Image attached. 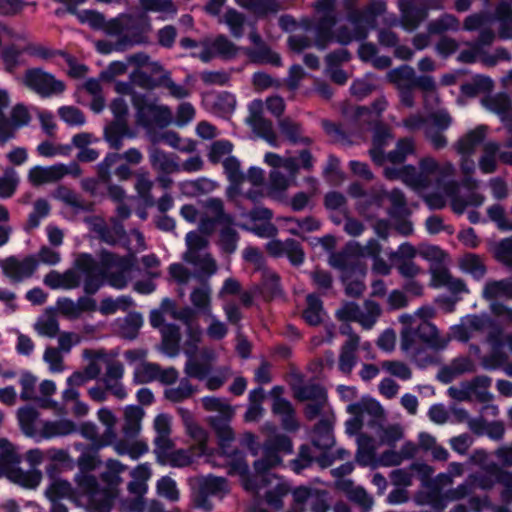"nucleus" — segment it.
<instances>
[{
	"instance_id": "obj_1",
	"label": "nucleus",
	"mask_w": 512,
	"mask_h": 512,
	"mask_svg": "<svg viewBox=\"0 0 512 512\" xmlns=\"http://www.w3.org/2000/svg\"><path fill=\"white\" fill-rule=\"evenodd\" d=\"M100 268L89 254H80L75 260V268L63 273L50 271L44 277V284L51 289H73L80 285L83 276L84 291L94 294L103 284V280L116 289H123L130 280V271L134 257H119L108 251L99 254Z\"/></svg>"
},
{
	"instance_id": "obj_2",
	"label": "nucleus",
	"mask_w": 512,
	"mask_h": 512,
	"mask_svg": "<svg viewBox=\"0 0 512 512\" xmlns=\"http://www.w3.org/2000/svg\"><path fill=\"white\" fill-rule=\"evenodd\" d=\"M126 466L120 461L109 459L105 464V471L102 473V480L110 487L108 491L98 489V484L94 476L80 473L76 476L78 489L89 497V507L97 512H109L112 501L116 497L115 488L122 483L121 473L126 470Z\"/></svg>"
},
{
	"instance_id": "obj_3",
	"label": "nucleus",
	"mask_w": 512,
	"mask_h": 512,
	"mask_svg": "<svg viewBox=\"0 0 512 512\" xmlns=\"http://www.w3.org/2000/svg\"><path fill=\"white\" fill-rule=\"evenodd\" d=\"M400 321L403 324L400 332V347L403 351L416 350L420 342L427 344L435 351L447 348L451 337L443 335L430 321H416V316L402 315Z\"/></svg>"
},
{
	"instance_id": "obj_4",
	"label": "nucleus",
	"mask_w": 512,
	"mask_h": 512,
	"mask_svg": "<svg viewBox=\"0 0 512 512\" xmlns=\"http://www.w3.org/2000/svg\"><path fill=\"white\" fill-rule=\"evenodd\" d=\"M264 162L273 168L269 173L268 195L276 200L284 199L286 191L296 185V176L299 170L296 159L268 152L264 156Z\"/></svg>"
},
{
	"instance_id": "obj_5",
	"label": "nucleus",
	"mask_w": 512,
	"mask_h": 512,
	"mask_svg": "<svg viewBox=\"0 0 512 512\" xmlns=\"http://www.w3.org/2000/svg\"><path fill=\"white\" fill-rule=\"evenodd\" d=\"M455 174V166L451 162L439 163L433 157H424L419 161L418 169L406 166L405 184L417 191H423Z\"/></svg>"
},
{
	"instance_id": "obj_6",
	"label": "nucleus",
	"mask_w": 512,
	"mask_h": 512,
	"mask_svg": "<svg viewBox=\"0 0 512 512\" xmlns=\"http://www.w3.org/2000/svg\"><path fill=\"white\" fill-rule=\"evenodd\" d=\"M97 418L105 426V431L101 438L102 446H111L118 455H128L133 460L148 452V445L145 441H130L117 438V416L110 408H100L97 411Z\"/></svg>"
},
{
	"instance_id": "obj_7",
	"label": "nucleus",
	"mask_w": 512,
	"mask_h": 512,
	"mask_svg": "<svg viewBox=\"0 0 512 512\" xmlns=\"http://www.w3.org/2000/svg\"><path fill=\"white\" fill-rule=\"evenodd\" d=\"M188 483L193 505L208 512L213 509L211 496L222 499L230 491L225 478L212 475L191 477Z\"/></svg>"
},
{
	"instance_id": "obj_8",
	"label": "nucleus",
	"mask_w": 512,
	"mask_h": 512,
	"mask_svg": "<svg viewBox=\"0 0 512 512\" xmlns=\"http://www.w3.org/2000/svg\"><path fill=\"white\" fill-rule=\"evenodd\" d=\"M392 140L390 131L385 127H376L373 135V144L369 153L372 160L382 165L386 160L392 164H400L405 161L406 157L414 153V142L410 138H404L398 141L396 148L384 155V148Z\"/></svg>"
},
{
	"instance_id": "obj_9",
	"label": "nucleus",
	"mask_w": 512,
	"mask_h": 512,
	"mask_svg": "<svg viewBox=\"0 0 512 512\" xmlns=\"http://www.w3.org/2000/svg\"><path fill=\"white\" fill-rule=\"evenodd\" d=\"M21 457L15 446L7 439H0V475H6L26 487H35L41 479L40 473L26 474L18 465Z\"/></svg>"
},
{
	"instance_id": "obj_10",
	"label": "nucleus",
	"mask_w": 512,
	"mask_h": 512,
	"mask_svg": "<svg viewBox=\"0 0 512 512\" xmlns=\"http://www.w3.org/2000/svg\"><path fill=\"white\" fill-rule=\"evenodd\" d=\"M264 431L274 434L275 428L270 424L263 426ZM292 443L285 435H271L264 444L263 457L254 462L255 470L258 474H264L268 470L280 464L279 453H291Z\"/></svg>"
},
{
	"instance_id": "obj_11",
	"label": "nucleus",
	"mask_w": 512,
	"mask_h": 512,
	"mask_svg": "<svg viewBox=\"0 0 512 512\" xmlns=\"http://www.w3.org/2000/svg\"><path fill=\"white\" fill-rule=\"evenodd\" d=\"M17 80L21 85L41 97L58 95L65 90V84L62 81L40 68L27 69Z\"/></svg>"
},
{
	"instance_id": "obj_12",
	"label": "nucleus",
	"mask_w": 512,
	"mask_h": 512,
	"mask_svg": "<svg viewBox=\"0 0 512 512\" xmlns=\"http://www.w3.org/2000/svg\"><path fill=\"white\" fill-rule=\"evenodd\" d=\"M381 314L379 305L373 301H365L362 306L355 303H345L337 311L336 316L341 321H355L364 329H371Z\"/></svg>"
},
{
	"instance_id": "obj_13",
	"label": "nucleus",
	"mask_w": 512,
	"mask_h": 512,
	"mask_svg": "<svg viewBox=\"0 0 512 512\" xmlns=\"http://www.w3.org/2000/svg\"><path fill=\"white\" fill-rule=\"evenodd\" d=\"M81 169L76 163L65 165L57 163L51 166H34L28 171V181L33 186H42L58 182L66 175L78 177Z\"/></svg>"
},
{
	"instance_id": "obj_14",
	"label": "nucleus",
	"mask_w": 512,
	"mask_h": 512,
	"mask_svg": "<svg viewBox=\"0 0 512 512\" xmlns=\"http://www.w3.org/2000/svg\"><path fill=\"white\" fill-rule=\"evenodd\" d=\"M243 222L239 227L254 233L262 238L275 237L278 233L277 227L271 223L273 213L268 208L256 207L249 212L241 214Z\"/></svg>"
},
{
	"instance_id": "obj_15",
	"label": "nucleus",
	"mask_w": 512,
	"mask_h": 512,
	"mask_svg": "<svg viewBox=\"0 0 512 512\" xmlns=\"http://www.w3.org/2000/svg\"><path fill=\"white\" fill-rule=\"evenodd\" d=\"M133 105L137 110L138 121L143 125L155 123L167 126L172 122V111L168 106L159 105L144 96L134 95Z\"/></svg>"
},
{
	"instance_id": "obj_16",
	"label": "nucleus",
	"mask_w": 512,
	"mask_h": 512,
	"mask_svg": "<svg viewBox=\"0 0 512 512\" xmlns=\"http://www.w3.org/2000/svg\"><path fill=\"white\" fill-rule=\"evenodd\" d=\"M264 110L265 105L262 100H253L248 106L249 115L246 122L253 132L263 138L269 145L278 147L280 144L278 135L273 128V123L264 117Z\"/></svg>"
},
{
	"instance_id": "obj_17",
	"label": "nucleus",
	"mask_w": 512,
	"mask_h": 512,
	"mask_svg": "<svg viewBox=\"0 0 512 512\" xmlns=\"http://www.w3.org/2000/svg\"><path fill=\"white\" fill-rule=\"evenodd\" d=\"M37 267L38 261L32 255L26 256L23 259L10 256L0 261V268L4 275L13 282H21L31 277Z\"/></svg>"
},
{
	"instance_id": "obj_18",
	"label": "nucleus",
	"mask_w": 512,
	"mask_h": 512,
	"mask_svg": "<svg viewBox=\"0 0 512 512\" xmlns=\"http://www.w3.org/2000/svg\"><path fill=\"white\" fill-rule=\"evenodd\" d=\"M205 211L200 217L199 230L204 234H211L214 231L215 224H233L230 215L224 212L223 202L217 198L207 199L204 203Z\"/></svg>"
},
{
	"instance_id": "obj_19",
	"label": "nucleus",
	"mask_w": 512,
	"mask_h": 512,
	"mask_svg": "<svg viewBox=\"0 0 512 512\" xmlns=\"http://www.w3.org/2000/svg\"><path fill=\"white\" fill-rule=\"evenodd\" d=\"M493 485L494 482L490 477H477L472 474L456 487L446 490L441 496V501L444 503L460 501L469 497L474 492L476 486L483 490H488L491 489Z\"/></svg>"
},
{
	"instance_id": "obj_20",
	"label": "nucleus",
	"mask_w": 512,
	"mask_h": 512,
	"mask_svg": "<svg viewBox=\"0 0 512 512\" xmlns=\"http://www.w3.org/2000/svg\"><path fill=\"white\" fill-rule=\"evenodd\" d=\"M351 328L348 325L342 327L341 332L347 334L348 338L341 348L339 356V369L346 374H349L356 364V351L359 346V337L350 332Z\"/></svg>"
},
{
	"instance_id": "obj_21",
	"label": "nucleus",
	"mask_w": 512,
	"mask_h": 512,
	"mask_svg": "<svg viewBox=\"0 0 512 512\" xmlns=\"http://www.w3.org/2000/svg\"><path fill=\"white\" fill-rule=\"evenodd\" d=\"M482 104L486 109L497 114L505 122L508 130L512 132V101L508 95L498 93L486 97L482 100Z\"/></svg>"
},
{
	"instance_id": "obj_22",
	"label": "nucleus",
	"mask_w": 512,
	"mask_h": 512,
	"mask_svg": "<svg viewBox=\"0 0 512 512\" xmlns=\"http://www.w3.org/2000/svg\"><path fill=\"white\" fill-rule=\"evenodd\" d=\"M144 410L135 405L126 406L123 412L124 422L122 425V432L124 434L123 439L130 441H143L142 439H136L142 428V419L144 417Z\"/></svg>"
},
{
	"instance_id": "obj_23",
	"label": "nucleus",
	"mask_w": 512,
	"mask_h": 512,
	"mask_svg": "<svg viewBox=\"0 0 512 512\" xmlns=\"http://www.w3.org/2000/svg\"><path fill=\"white\" fill-rule=\"evenodd\" d=\"M278 221L283 223L284 228L289 234L303 239L306 233L315 232L321 227V222L313 216L304 218L280 217Z\"/></svg>"
},
{
	"instance_id": "obj_24",
	"label": "nucleus",
	"mask_w": 512,
	"mask_h": 512,
	"mask_svg": "<svg viewBox=\"0 0 512 512\" xmlns=\"http://www.w3.org/2000/svg\"><path fill=\"white\" fill-rule=\"evenodd\" d=\"M127 489L131 497L121 501V508L128 512H144L146 508L145 494L148 491V485L132 479Z\"/></svg>"
},
{
	"instance_id": "obj_25",
	"label": "nucleus",
	"mask_w": 512,
	"mask_h": 512,
	"mask_svg": "<svg viewBox=\"0 0 512 512\" xmlns=\"http://www.w3.org/2000/svg\"><path fill=\"white\" fill-rule=\"evenodd\" d=\"M76 431V424L69 419H58L54 421H43L39 427L38 437L41 439H51L55 437H64L73 434Z\"/></svg>"
},
{
	"instance_id": "obj_26",
	"label": "nucleus",
	"mask_w": 512,
	"mask_h": 512,
	"mask_svg": "<svg viewBox=\"0 0 512 512\" xmlns=\"http://www.w3.org/2000/svg\"><path fill=\"white\" fill-rule=\"evenodd\" d=\"M149 162L157 173L172 174L180 171V165L174 157L157 147L149 149Z\"/></svg>"
},
{
	"instance_id": "obj_27",
	"label": "nucleus",
	"mask_w": 512,
	"mask_h": 512,
	"mask_svg": "<svg viewBox=\"0 0 512 512\" xmlns=\"http://www.w3.org/2000/svg\"><path fill=\"white\" fill-rule=\"evenodd\" d=\"M357 445L356 461L362 466L375 467L377 462L376 451L379 446L376 440L366 434H359Z\"/></svg>"
},
{
	"instance_id": "obj_28",
	"label": "nucleus",
	"mask_w": 512,
	"mask_h": 512,
	"mask_svg": "<svg viewBox=\"0 0 512 512\" xmlns=\"http://www.w3.org/2000/svg\"><path fill=\"white\" fill-rule=\"evenodd\" d=\"M81 3L82 2H65V9L56 10V14L60 16L64 12H68L75 15L81 23H87L94 28L101 27L104 23V17L94 10L82 9L80 7Z\"/></svg>"
},
{
	"instance_id": "obj_29",
	"label": "nucleus",
	"mask_w": 512,
	"mask_h": 512,
	"mask_svg": "<svg viewBox=\"0 0 512 512\" xmlns=\"http://www.w3.org/2000/svg\"><path fill=\"white\" fill-rule=\"evenodd\" d=\"M475 371L474 362L468 357H457L449 365L443 367L439 372V379L444 383H449L455 378Z\"/></svg>"
},
{
	"instance_id": "obj_30",
	"label": "nucleus",
	"mask_w": 512,
	"mask_h": 512,
	"mask_svg": "<svg viewBox=\"0 0 512 512\" xmlns=\"http://www.w3.org/2000/svg\"><path fill=\"white\" fill-rule=\"evenodd\" d=\"M180 413L182 415L187 434L196 442L192 449L196 450L198 455L205 454L207 452L206 431L194 421L192 415L188 411L180 409Z\"/></svg>"
},
{
	"instance_id": "obj_31",
	"label": "nucleus",
	"mask_w": 512,
	"mask_h": 512,
	"mask_svg": "<svg viewBox=\"0 0 512 512\" xmlns=\"http://www.w3.org/2000/svg\"><path fill=\"white\" fill-rule=\"evenodd\" d=\"M39 412L31 406L21 407L17 411V419L22 432L27 437H38L39 435Z\"/></svg>"
},
{
	"instance_id": "obj_32",
	"label": "nucleus",
	"mask_w": 512,
	"mask_h": 512,
	"mask_svg": "<svg viewBox=\"0 0 512 512\" xmlns=\"http://www.w3.org/2000/svg\"><path fill=\"white\" fill-rule=\"evenodd\" d=\"M190 301L197 311L206 317H212V289L208 283L194 288L190 294Z\"/></svg>"
},
{
	"instance_id": "obj_33",
	"label": "nucleus",
	"mask_w": 512,
	"mask_h": 512,
	"mask_svg": "<svg viewBox=\"0 0 512 512\" xmlns=\"http://www.w3.org/2000/svg\"><path fill=\"white\" fill-rule=\"evenodd\" d=\"M293 500L295 503V509H297V512L303 511V505L311 499H314L316 501V506L314 507L315 512H326L328 509V506L324 502V500L320 497L319 491L315 489H310L308 487H298L296 488L293 493Z\"/></svg>"
},
{
	"instance_id": "obj_34",
	"label": "nucleus",
	"mask_w": 512,
	"mask_h": 512,
	"mask_svg": "<svg viewBox=\"0 0 512 512\" xmlns=\"http://www.w3.org/2000/svg\"><path fill=\"white\" fill-rule=\"evenodd\" d=\"M336 487L347 494L354 502L358 503L365 509H369L373 505V499L368 493L359 486H355L349 479H340L335 482Z\"/></svg>"
},
{
	"instance_id": "obj_35",
	"label": "nucleus",
	"mask_w": 512,
	"mask_h": 512,
	"mask_svg": "<svg viewBox=\"0 0 512 512\" xmlns=\"http://www.w3.org/2000/svg\"><path fill=\"white\" fill-rule=\"evenodd\" d=\"M115 325L117 333L122 338L133 340L138 336L143 325V317L139 313H130L124 318L118 319Z\"/></svg>"
},
{
	"instance_id": "obj_36",
	"label": "nucleus",
	"mask_w": 512,
	"mask_h": 512,
	"mask_svg": "<svg viewBox=\"0 0 512 512\" xmlns=\"http://www.w3.org/2000/svg\"><path fill=\"white\" fill-rule=\"evenodd\" d=\"M482 296L486 300H495L499 298L512 299V280H489L485 283Z\"/></svg>"
},
{
	"instance_id": "obj_37",
	"label": "nucleus",
	"mask_w": 512,
	"mask_h": 512,
	"mask_svg": "<svg viewBox=\"0 0 512 512\" xmlns=\"http://www.w3.org/2000/svg\"><path fill=\"white\" fill-rule=\"evenodd\" d=\"M209 244L206 237L202 236L197 231L189 232L186 235L187 251L183 255V259L190 264L198 263V255L204 250Z\"/></svg>"
},
{
	"instance_id": "obj_38",
	"label": "nucleus",
	"mask_w": 512,
	"mask_h": 512,
	"mask_svg": "<svg viewBox=\"0 0 512 512\" xmlns=\"http://www.w3.org/2000/svg\"><path fill=\"white\" fill-rule=\"evenodd\" d=\"M486 129L479 126L461 137L455 144L456 151L461 155H471L476 147L484 140Z\"/></svg>"
},
{
	"instance_id": "obj_39",
	"label": "nucleus",
	"mask_w": 512,
	"mask_h": 512,
	"mask_svg": "<svg viewBox=\"0 0 512 512\" xmlns=\"http://www.w3.org/2000/svg\"><path fill=\"white\" fill-rule=\"evenodd\" d=\"M419 447L424 452H430L431 456L436 461H447L449 458V452L442 445L438 444L436 438L427 433L421 432L418 435Z\"/></svg>"
},
{
	"instance_id": "obj_40",
	"label": "nucleus",
	"mask_w": 512,
	"mask_h": 512,
	"mask_svg": "<svg viewBox=\"0 0 512 512\" xmlns=\"http://www.w3.org/2000/svg\"><path fill=\"white\" fill-rule=\"evenodd\" d=\"M347 410L352 415H360L363 419L366 415L371 416L374 420H377L383 416V409L381 405L370 398H363L358 403L350 404Z\"/></svg>"
},
{
	"instance_id": "obj_41",
	"label": "nucleus",
	"mask_w": 512,
	"mask_h": 512,
	"mask_svg": "<svg viewBox=\"0 0 512 512\" xmlns=\"http://www.w3.org/2000/svg\"><path fill=\"white\" fill-rule=\"evenodd\" d=\"M388 79L398 90L413 89L416 78L412 67L404 65L388 72Z\"/></svg>"
},
{
	"instance_id": "obj_42",
	"label": "nucleus",
	"mask_w": 512,
	"mask_h": 512,
	"mask_svg": "<svg viewBox=\"0 0 512 512\" xmlns=\"http://www.w3.org/2000/svg\"><path fill=\"white\" fill-rule=\"evenodd\" d=\"M83 357L88 361L84 372L91 379H96L102 371V364L107 362V355L103 350L85 349Z\"/></svg>"
},
{
	"instance_id": "obj_43",
	"label": "nucleus",
	"mask_w": 512,
	"mask_h": 512,
	"mask_svg": "<svg viewBox=\"0 0 512 512\" xmlns=\"http://www.w3.org/2000/svg\"><path fill=\"white\" fill-rule=\"evenodd\" d=\"M89 223L98 236L106 243L115 244L124 237L123 227L117 222H114L111 229L105 227L103 221L98 218L90 220Z\"/></svg>"
},
{
	"instance_id": "obj_44",
	"label": "nucleus",
	"mask_w": 512,
	"mask_h": 512,
	"mask_svg": "<svg viewBox=\"0 0 512 512\" xmlns=\"http://www.w3.org/2000/svg\"><path fill=\"white\" fill-rule=\"evenodd\" d=\"M387 101L385 98H378L373 103V111L368 110L365 107H358L355 109V120L359 123L360 126H364L365 124L370 125L372 122L378 120L380 114L386 109Z\"/></svg>"
},
{
	"instance_id": "obj_45",
	"label": "nucleus",
	"mask_w": 512,
	"mask_h": 512,
	"mask_svg": "<svg viewBox=\"0 0 512 512\" xmlns=\"http://www.w3.org/2000/svg\"><path fill=\"white\" fill-rule=\"evenodd\" d=\"M464 465L460 462H451L448 465L447 472L439 473L432 481V487L436 490H442L451 486L455 478L461 477L464 474Z\"/></svg>"
},
{
	"instance_id": "obj_46",
	"label": "nucleus",
	"mask_w": 512,
	"mask_h": 512,
	"mask_svg": "<svg viewBox=\"0 0 512 512\" xmlns=\"http://www.w3.org/2000/svg\"><path fill=\"white\" fill-rule=\"evenodd\" d=\"M412 4L413 2H400L402 24L407 30L415 29L427 16L423 9L416 8Z\"/></svg>"
},
{
	"instance_id": "obj_47",
	"label": "nucleus",
	"mask_w": 512,
	"mask_h": 512,
	"mask_svg": "<svg viewBox=\"0 0 512 512\" xmlns=\"http://www.w3.org/2000/svg\"><path fill=\"white\" fill-rule=\"evenodd\" d=\"M125 136H131L125 120L115 119L105 128V138L114 149L121 148Z\"/></svg>"
},
{
	"instance_id": "obj_48",
	"label": "nucleus",
	"mask_w": 512,
	"mask_h": 512,
	"mask_svg": "<svg viewBox=\"0 0 512 512\" xmlns=\"http://www.w3.org/2000/svg\"><path fill=\"white\" fill-rule=\"evenodd\" d=\"M272 411L281 417L283 427L286 430H295L298 425L294 418V409L289 401L285 399L273 400Z\"/></svg>"
},
{
	"instance_id": "obj_49",
	"label": "nucleus",
	"mask_w": 512,
	"mask_h": 512,
	"mask_svg": "<svg viewBox=\"0 0 512 512\" xmlns=\"http://www.w3.org/2000/svg\"><path fill=\"white\" fill-rule=\"evenodd\" d=\"M209 41L216 57L233 59L240 51V48L224 35H218L214 39H209Z\"/></svg>"
},
{
	"instance_id": "obj_50",
	"label": "nucleus",
	"mask_w": 512,
	"mask_h": 512,
	"mask_svg": "<svg viewBox=\"0 0 512 512\" xmlns=\"http://www.w3.org/2000/svg\"><path fill=\"white\" fill-rule=\"evenodd\" d=\"M229 465L231 474H238L242 477V485L246 490L259 492L260 487L248 476V464L241 456L236 455L235 458L229 461Z\"/></svg>"
},
{
	"instance_id": "obj_51",
	"label": "nucleus",
	"mask_w": 512,
	"mask_h": 512,
	"mask_svg": "<svg viewBox=\"0 0 512 512\" xmlns=\"http://www.w3.org/2000/svg\"><path fill=\"white\" fill-rule=\"evenodd\" d=\"M499 151V145L495 142H487L483 146V154L479 159V168L484 174H491L496 171V155Z\"/></svg>"
},
{
	"instance_id": "obj_52",
	"label": "nucleus",
	"mask_w": 512,
	"mask_h": 512,
	"mask_svg": "<svg viewBox=\"0 0 512 512\" xmlns=\"http://www.w3.org/2000/svg\"><path fill=\"white\" fill-rule=\"evenodd\" d=\"M244 52L254 63L271 64L276 67L282 66L280 55L272 51L267 45L262 49H245Z\"/></svg>"
},
{
	"instance_id": "obj_53",
	"label": "nucleus",
	"mask_w": 512,
	"mask_h": 512,
	"mask_svg": "<svg viewBox=\"0 0 512 512\" xmlns=\"http://www.w3.org/2000/svg\"><path fill=\"white\" fill-rule=\"evenodd\" d=\"M313 444L320 449H328L334 444L332 426L328 420L320 421L316 425L313 435Z\"/></svg>"
},
{
	"instance_id": "obj_54",
	"label": "nucleus",
	"mask_w": 512,
	"mask_h": 512,
	"mask_svg": "<svg viewBox=\"0 0 512 512\" xmlns=\"http://www.w3.org/2000/svg\"><path fill=\"white\" fill-rule=\"evenodd\" d=\"M467 382L471 397L474 396L481 402H488L492 399V395L488 391L492 382L490 377L481 375Z\"/></svg>"
},
{
	"instance_id": "obj_55",
	"label": "nucleus",
	"mask_w": 512,
	"mask_h": 512,
	"mask_svg": "<svg viewBox=\"0 0 512 512\" xmlns=\"http://www.w3.org/2000/svg\"><path fill=\"white\" fill-rule=\"evenodd\" d=\"M279 129L284 137L291 143H308L309 139L302 136V130L299 123L290 118H283L278 122Z\"/></svg>"
},
{
	"instance_id": "obj_56",
	"label": "nucleus",
	"mask_w": 512,
	"mask_h": 512,
	"mask_svg": "<svg viewBox=\"0 0 512 512\" xmlns=\"http://www.w3.org/2000/svg\"><path fill=\"white\" fill-rule=\"evenodd\" d=\"M45 494L51 502H55L63 498H73L74 491L68 481L56 479L48 486Z\"/></svg>"
},
{
	"instance_id": "obj_57",
	"label": "nucleus",
	"mask_w": 512,
	"mask_h": 512,
	"mask_svg": "<svg viewBox=\"0 0 512 512\" xmlns=\"http://www.w3.org/2000/svg\"><path fill=\"white\" fill-rule=\"evenodd\" d=\"M274 482L275 484L265 492V497L271 507L280 509L283 506V497L289 492V486L278 478H274Z\"/></svg>"
},
{
	"instance_id": "obj_58",
	"label": "nucleus",
	"mask_w": 512,
	"mask_h": 512,
	"mask_svg": "<svg viewBox=\"0 0 512 512\" xmlns=\"http://www.w3.org/2000/svg\"><path fill=\"white\" fill-rule=\"evenodd\" d=\"M201 402L206 411L216 412L224 419H229L234 415V409L225 399L204 397L201 399Z\"/></svg>"
},
{
	"instance_id": "obj_59",
	"label": "nucleus",
	"mask_w": 512,
	"mask_h": 512,
	"mask_svg": "<svg viewBox=\"0 0 512 512\" xmlns=\"http://www.w3.org/2000/svg\"><path fill=\"white\" fill-rule=\"evenodd\" d=\"M460 268L471 274L476 279H481L486 273V268L480 257L475 254H466L460 259Z\"/></svg>"
},
{
	"instance_id": "obj_60",
	"label": "nucleus",
	"mask_w": 512,
	"mask_h": 512,
	"mask_svg": "<svg viewBox=\"0 0 512 512\" xmlns=\"http://www.w3.org/2000/svg\"><path fill=\"white\" fill-rule=\"evenodd\" d=\"M322 303L315 295L307 296V308L303 312L305 321L310 325H318L323 319Z\"/></svg>"
},
{
	"instance_id": "obj_61",
	"label": "nucleus",
	"mask_w": 512,
	"mask_h": 512,
	"mask_svg": "<svg viewBox=\"0 0 512 512\" xmlns=\"http://www.w3.org/2000/svg\"><path fill=\"white\" fill-rule=\"evenodd\" d=\"M34 329L41 336L54 338L59 333V323L52 314L46 313L37 319Z\"/></svg>"
},
{
	"instance_id": "obj_62",
	"label": "nucleus",
	"mask_w": 512,
	"mask_h": 512,
	"mask_svg": "<svg viewBox=\"0 0 512 512\" xmlns=\"http://www.w3.org/2000/svg\"><path fill=\"white\" fill-rule=\"evenodd\" d=\"M133 305V300L129 296H120L116 299L113 298H104L99 307V311L103 315L114 314L117 311H126Z\"/></svg>"
},
{
	"instance_id": "obj_63",
	"label": "nucleus",
	"mask_w": 512,
	"mask_h": 512,
	"mask_svg": "<svg viewBox=\"0 0 512 512\" xmlns=\"http://www.w3.org/2000/svg\"><path fill=\"white\" fill-rule=\"evenodd\" d=\"M496 19L500 22L499 35L503 39L512 38V30L509 24L512 23V7L507 2H502L497 9Z\"/></svg>"
},
{
	"instance_id": "obj_64",
	"label": "nucleus",
	"mask_w": 512,
	"mask_h": 512,
	"mask_svg": "<svg viewBox=\"0 0 512 512\" xmlns=\"http://www.w3.org/2000/svg\"><path fill=\"white\" fill-rule=\"evenodd\" d=\"M160 366L156 363L141 362L134 371V379L138 383H149L157 380Z\"/></svg>"
}]
</instances>
